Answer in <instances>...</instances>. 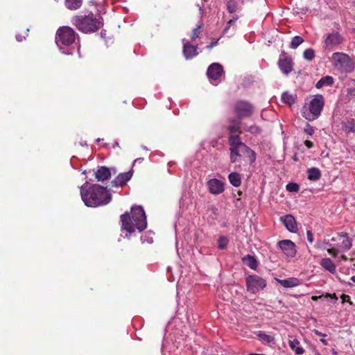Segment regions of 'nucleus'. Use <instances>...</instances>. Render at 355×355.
Returning a JSON list of instances; mask_svg holds the SVG:
<instances>
[{"label": "nucleus", "mask_w": 355, "mask_h": 355, "mask_svg": "<svg viewBox=\"0 0 355 355\" xmlns=\"http://www.w3.org/2000/svg\"><path fill=\"white\" fill-rule=\"evenodd\" d=\"M82 0H66L65 3L67 8L70 10H76L82 5Z\"/></svg>", "instance_id": "nucleus-32"}, {"label": "nucleus", "mask_w": 355, "mask_h": 355, "mask_svg": "<svg viewBox=\"0 0 355 355\" xmlns=\"http://www.w3.org/2000/svg\"><path fill=\"white\" fill-rule=\"evenodd\" d=\"M306 237H307L308 241L310 243H312L313 241V233H312V232L311 230H307L306 231Z\"/></svg>", "instance_id": "nucleus-44"}, {"label": "nucleus", "mask_w": 355, "mask_h": 355, "mask_svg": "<svg viewBox=\"0 0 355 355\" xmlns=\"http://www.w3.org/2000/svg\"><path fill=\"white\" fill-rule=\"evenodd\" d=\"M348 86L346 96L349 101H355V80H349Z\"/></svg>", "instance_id": "nucleus-26"}, {"label": "nucleus", "mask_w": 355, "mask_h": 355, "mask_svg": "<svg viewBox=\"0 0 355 355\" xmlns=\"http://www.w3.org/2000/svg\"><path fill=\"white\" fill-rule=\"evenodd\" d=\"M202 25H199L196 28H194L192 31L191 39L192 40H196L200 35V29L201 28Z\"/></svg>", "instance_id": "nucleus-41"}, {"label": "nucleus", "mask_w": 355, "mask_h": 355, "mask_svg": "<svg viewBox=\"0 0 355 355\" xmlns=\"http://www.w3.org/2000/svg\"><path fill=\"white\" fill-rule=\"evenodd\" d=\"M324 105V99L322 95H315L310 101L308 110L302 112V116L309 121H314L320 116Z\"/></svg>", "instance_id": "nucleus-5"}, {"label": "nucleus", "mask_w": 355, "mask_h": 355, "mask_svg": "<svg viewBox=\"0 0 355 355\" xmlns=\"http://www.w3.org/2000/svg\"><path fill=\"white\" fill-rule=\"evenodd\" d=\"M341 239H343L342 243L340 245L341 251L347 252L351 248V247L352 245V239L349 238L347 233H346V232L339 233L337 234L336 237H332L331 241H336L337 240H340Z\"/></svg>", "instance_id": "nucleus-14"}, {"label": "nucleus", "mask_w": 355, "mask_h": 355, "mask_svg": "<svg viewBox=\"0 0 355 355\" xmlns=\"http://www.w3.org/2000/svg\"><path fill=\"white\" fill-rule=\"evenodd\" d=\"M336 29L332 30L324 35L323 46L328 50H333L334 48L343 44L345 42V37L340 33V26L338 23L334 22Z\"/></svg>", "instance_id": "nucleus-6"}, {"label": "nucleus", "mask_w": 355, "mask_h": 355, "mask_svg": "<svg viewBox=\"0 0 355 355\" xmlns=\"http://www.w3.org/2000/svg\"><path fill=\"white\" fill-rule=\"evenodd\" d=\"M100 141H101V139H99V138L96 139L97 142H99Z\"/></svg>", "instance_id": "nucleus-58"}, {"label": "nucleus", "mask_w": 355, "mask_h": 355, "mask_svg": "<svg viewBox=\"0 0 355 355\" xmlns=\"http://www.w3.org/2000/svg\"><path fill=\"white\" fill-rule=\"evenodd\" d=\"M132 219L135 226L139 231L144 230L147 227L146 216L144 209L141 206H134L131 209Z\"/></svg>", "instance_id": "nucleus-9"}, {"label": "nucleus", "mask_w": 355, "mask_h": 355, "mask_svg": "<svg viewBox=\"0 0 355 355\" xmlns=\"http://www.w3.org/2000/svg\"><path fill=\"white\" fill-rule=\"evenodd\" d=\"M327 245L329 247V248L327 249L328 253L332 255L334 257H336L338 254L339 250L338 249L332 248L331 244L330 243H327Z\"/></svg>", "instance_id": "nucleus-40"}, {"label": "nucleus", "mask_w": 355, "mask_h": 355, "mask_svg": "<svg viewBox=\"0 0 355 355\" xmlns=\"http://www.w3.org/2000/svg\"><path fill=\"white\" fill-rule=\"evenodd\" d=\"M77 33L69 26H62L58 29L55 42L58 46H70L73 44L77 37Z\"/></svg>", "instance_id": "nucleus-7"}, {"label": "nucleus", "mask_w": 355, "mask_h": 355, "mask_svg": "<svg viewBox=\"0 0 355 355\" xmlns=\"http://www.w3.org/2000/svg\"><path fill=\"white\" fill-rule=\"evenodd\" d=\"M282 100L284 103L292 105L295 103V97L288 92H284L282 95Z\"/></svg>", "instance_id": "nucleus-33"}, {"label": "nucleus", "mask_w": 355, "mask_h": 355, "mask_svg": "<svg viewBox=\"0 0 355 355\" xmlns=\"http://www.w3.org/2000/svg\"><path fill=\"white\" fill-rule=\"evenodd\" d=\"M314 355H322V354H320L318 353V354H314Z\"/></svg>", "instance_id": "nucleus-59"}, {"label": "nucleus", "mask_w": 355, "mask_h": 355, "mask_svg": "<svg viewBox=\"0 0 355 355\" xmlns=\"http://www.w3.org/2000/svg\"><path fill=\"white\" fill-rule=\"evenodd\" d=\"M351 280H352L354 283H355V275H354V276H352V277H351Z\"/></svg>", "instance_id": "nucleus-56"}, {"label": "nucleus", "mask_w": 355, "mask_h": 355, "mask_svg": "<svg viewBox=\"0 0 355 355\" xmlns=\"http://www.w3.org/2000/svg\"><path fill=\"white\" fill-rule=\"evenodd\" d=\"M247 290L255 293L266 286V281L257 275H248L245 279Z\"/></svg>", "instance_id": "nucleus-10"}, {"label": "nucleus", "mask_w": 355, "mask_h": 355, "mask_svg": "<svg viewBox=\"0 0 355 355\" xmlns=\"http://www.w3.org/2000/svg\"><path fill=\"white\" fill-rule=\"evenodd\" d=\"M300 341L295 338L288 341L289 347L293 349L295 353L297 355L302 354L304 352V349L302 347H298Z\"/></svg>", "instance_id": "nucleus-28"}, {"label": "nucleus", "mask_w": 355, "mask_h": 355, "mask_svg": "<svg viewBox=\"0 0 355 355\" xmlns=\"http://www.w3.org/2000/svg\"><path fill=\"white\" fill-rule=\"evenodd\" d=\"M227 8L229 12L234 13L239 8V4L236 0H229L227 2Z\"/></svg>", "instance_id": "nucleus-34"}, {"label": "nucleus", "mask_w": 355, "mask_h": 355, "mask_svg": "<svg viewBox=\"0 0 355 355\" xmlns=\"http://www.w3.org/2000/svg\"><path fill=\"white\" fill-rule=\"evenodd\" d=\"M111 177V172L110 169L106 166H101L95 172V178L98 182H103L108 180Z\"/></svg>", "instance_id": "nucleus-21"}, {"label": "nucleus", "mask_w": 355, "mask_h": 355, "mask_svg": "<svg viewBox=\"0 0 355 355\" xmlns=\"http://www.w3.org/2000/svg\"><path fill=\"white\" fill-rule=\"evenodd\" d=\"M320 342L322 343L324 345H327V343L324 338H321Z\"/></svg>", "instance_id": "nucleus-55"}, {"label": "nucleus", "mask_w": 355, "mask_h": 355, "mask_svg": "<svg viewBox=\"0 0 355 355\" xmlns=\"http://www.w3.org/2000/svg\"><path fill=\"white\" fill-rule=\"evenodd\" d=\"M303 42L304 39L302 37L295 36L290 44V47L293 49H295Z\"/></svg>", "instance_id": "nucleus-35"}, {"label": "nucleus", "mask_w": 355, "mask_h": 355, "mask_svg": "<svg viewBox=\"0 0 355 355\" xmlns=\"http://www.w3.org/2000/svg\"><path fill=\"white\" fill-rule=\"evenodd\" d=\"M132 176V171L130 170L126 173H121L119 174L116 178L111 181L110 186L114 187H123L130 180Z\"/></svg>", "instance_id": "nucleus-13"}, {"label": "nucleus", "mask_w": 355, "mask_h": 355, "mask_svg": "<svg viewBox=\"0 0 355 355\" xmlns=\"http://www.w3.org/2000/svg\"><path fill=\"white\" fill-rule=\"evenodd\" d=\"M322 297H323V295H320V296H315V295H314V296H312V297H311V299H312V300H313V301H317L318 299H320V298H322Z\"/></svg>", "instance_id": "nucleus-52"}, {"label": "nucleus", "mask_w": 355, "mask_h": 355, "mask_svg": "<svg viewBox=\"0 0 355 355\" xmlns=\"http://www.w3.org/2000/svg\"><path fill=\"white\" fill-rule=\"evenodd\" d=\"M278 65L280 70L285 74H288L293 71V61L290 58H279Z\"/></svg>", "instance_id": "nucleus-18"}, {"label": "nucleus", "mask_w": 355, "mask_h": 355, "mask_svg": "<svg viewBox=\"0 0 355 355\" xmlns=\"http://www.w3.org/2000/svg\"><path fill=\"white\" fill-rule=\"evenodd\" d=\"M308 179L311 181H317L321 178V172L318 168H311L307 171Z\"/></svg>", "instance_id": "nucleus-25"}, {"label": "nucleus", "mask_w": 355, "mask_h": 355, "mask_svg": "<svg viewBox=\"0 0 355 355\" xmlns=\"http://www.w3.org/2000/svg\"><path fill=\"white\" fill-rule=\"evenodd\" d=\"M283 252L289 257H293L296 254L295 243L291 240H282L278 243Z\"/></svg>", "instance_id": "nucleus-12"}, {"label": "nucleus", "mask_w": 355, "mask_h": 355, "mask_svg": "<svg viewBox=\"0 0 355 355\" xmlns=\"http://www.w3.org/2000/svg\"><path fill=\"white\" fill-rule=\"evenodd\" d=\"M234 114L236 119L242 120L250 117L254 112L253 105L246 101H239L234 105Z\"/></svg>", "instance_id": "nucleus-8"}, {"label": "nucleus", "mask_w": 355, "mask_h": 355, "mask_svg": "<svg viewBox=\"0 0 355 355\" xmlns=\"http://www.w3.org/2000/svg\"><path fill=\"white\" fill-rule=\"evenodd\" d=\"M286 190L290 192H297L300 189L299 185L297 184L293 183V182L288 183L286 185Z\"/></svg>", "instance_id": "nucleus-39"}, {"label": "nucleus", "mask_w": 355, "mask_h": 355, "mask_svg": "<svg viewBox=\"0 0 355 355\" xmlns=\"http://www.w3.org/2000/svg\"><path fill=\"white\" fill-rule=\"evenodd\" d=\"M224 71L222 65L218 63L211 64L207 69V74L211 80H218L223 76Z\"/></svg>", "instance_id": "nucleus-11"}, {"label": "nucleus", "mask_w": 355, "mask_h": 355, "mask_svg": "<svg viewBox=\"0 0 355 355\" xmlns=\"http://www.w3.org/2000/svg\"><path fill=\"white\" fill-rule=\"evenodd\" d=\"M242 262L252 270H256L258 266V261L256 258L252 255L247 254L242 257Z\"/></svg>", "instance_id": "nucleus-22"}, {"label": "nucleus", "mask_w": 355, "mask_h": 355, "mask_svg": "<svg viewBox=\"0 0 355 355\" xmlns=\"http://www.w3.org/2000/svg\"><path fill=\"white\" fill-rule=\"evenodd\" d=\"M278 282L285 288H293L300 284V281L297 278L291 277L286 279H278Z\"/></svg>", "instance_id": "nucleus-24"}, {"label": "nucleus", "mask_w": 355, "mask_h": 355, "mask_svg": "<svg viewBox=\"0 0 355 355\" xmlns=\"http://www.w3.org/2000/svg\"><path fill=\"white\" fill-rule=\"evenodd\" d=\"M114 146H119V144L117 142H115L114 144Z\"/></svg>", "instance_id": "nucleus-57"}, {"label": "nucleus", "mask_w": 355, "mask_h": 355, "mask_svg": "<svg viewBox=\"0 0 355 355\" xmlns=\"http://www.w3.org/2000/svg\"><path fill=\"white\" fill-rule=\"evenodd\" d=\"M207 186L209 192L212 194L218 195L224 191L223 183L220 180L216 178L209 180L207 182Z\"/></svg>", "instance_id": "nucleus-16"}, {"label": "nucleus", "mask_w": 355, "mask_h": 355, "mask_svg": "<svg viewBox=\"0 0 355 355\" xmlns=\"http://www.w3.org/2000/svg\"><path fill=\"white\" fill-rule=\"evenodd\" d=\"M320 266L332 274L336 273V266L329 258H324L320 261Z\"/></svg>", "instance_id": "nucleus-23"}, {"label": "nucleus", "mask_w": 355, "mask_h": 355, "mask_svg": "<svg viewBox=\"0 0 355 355\" xmlns=\"http://www.w3.org/2000/svg\"><path fill=\"white\" fill-rule=\"evenodd\" d=\"M229 240L225 236H221L218 239V248L220 250H224L227 248Z\"/></svg>", "instance_id": "nucleus-36"}, {"label": "nucleus", "mask_w": 355, "mask_h": 355, "mask_svg": "<svg viewBox=\"0 0 355 355\" xmlns=\"http://www.w3.org/2000/svg\"><path fill=\"white\" fill-rule=\"evenodd\" d=\"M229 181L230 182L236 187H238L241 185V176L237 173H231L229 176Z\"/></svg>", "instance_id": "nucleus-29"}, {"label": "nucleus", "mask_w": 355, "mask_h": 355, "mask_svg": "<svg viewBox=\"0 0 355 355\" xmlns=\"http://www.w3.org/2000/svg\"><path fill=\"white\" fill-rule=\"evenodd\" d=\"M257 336L259 337L260 340L265 343H271L275 341V338L272 336L265 334L263 331H258Z\"/></svg>", "instance_id": "nucleus-31"}, {"label": "nucleus", "mask_w": 355, "mask_h": 355, "mask_svg": "<svg viewBox=\"0 0 355 355\" xmlns=\"http://www.w3.org/2000/svg\"><path fill=\"white\" fill-rule=\"evenodd\" d=\"M209 209L211 211V212H212L214 214L216 215L217 211H218V209H217L215 206H213V205H212V206H211V207H210V208H209Z\"/></svg>", "instance_id": "nucleus-50"}, {"label": "nucleus", "mask_w": 355, "mask_h": 355, "mask_svg": "<svg viewBox=\"0 0 355 355\" xmlns=\"http://www.w3.org/2000/svg\"><path fill=\"white\" fill-rule=\"evenodd\" d=\"M228 142L230 150V161L232 163L238 162L239 157L248 158L250 163L255 161V153L241 141L239 135L229 136Z\"/></svg>", "instance_id": "nucleus-2"}, {"label": "nucleus", "mask_w": 355, "mask_h": 355, "mask_svg": "<svg viewBox=\"0 0 355 355\" xmlns=\"http://www.w3.org/2000/svg\"><path fill=\"white\" fill-rule=\"evenodd\" d=\"M218 41H219V39L216 40V41L211 42L210 43V44L207 46L206 48L209 50L211 49L213 47H214L215 46H216L218 44Z\"/></svg>", "instance_id": "nucleus-45"}, {"label": "nucleus", "mask_w": 355, "mask_h": 355, "mask_svg": "<svg viewBox=\"0 0 355 355\" xmlns=\"http://www.w3.org/2000/svg\"><path fill=\"white\" fill-rule=\"evenodd\" d=\"M197 46L191 44L187 42L183 46V54L187 60L192 59L198 55Z\"/></svg>", "instance_id": "nucleus-19"}, {"label": "nucleus", "mask_w": 355, "mask_h": 355, "mask_svg": "<svg viewBox=\"0 0 355 355\" xmlns=\"http://www.w3.org/2000/svg\"><path fill=\"white\" fill-rule=\"evenodd\" d=\"M244 129L252 133V134H254V135H257V134H259L261 132V129L259 127H258L257 125H250V126H246L245 125L244 126Z\"/></svg>", "instance_id": "nucleus-38"}, {"label": "nucleus", "mask_w": 355, "mask_h": 355, "mask_svg": "<svg viewBox=\"0 0 355 355\" xmlns=\"http://www.w3.org/2000/svg\"><path fill=\"white\" fill-rule=\"evenodd\" d=\"M304 132L311 136L314 133V129L311 125L307 124L306 127L304 128Z\"/></svg>", "instance_id": "nucleus-42"}, {"label": "nucleus", "mask_w": 355, "mask_h": 355, "mask_svg": "<svg viewBox=\"0 0 355 355\" xmlns=\"http://www.w3.org/2000/svg\"><path fill=\"white\" fill-rule=\"evenodd\" d=\"M341 298L343 300V302H346V301H349L350 297L347 295L343 294L342 296H341Z\"/></svg>", "instance_id": "nucleus-49"}, {"label": "nucleus", "mask_w": 355, "mask_h": 355, "mask_svg": "<svg viewBox=\"0 0 355 355\" xmlns=\"http://www.w3.org/2000/svg\"><path fill=\"white\" fill-rule=\"evenodd\" d=\"M343 128L347 132H355V120L351 119L343 123Z\"/></svg>", "instance_id": "nucleus-30"}, {"label": "nucleus", "mask_w": 355, "mask_h": 355, "mask_svg": "<svg viewBox=\"0 0 355 355\" xmlns=\"http://www.w3.org/2000/svg\"><path fill=\"white\" fill-rule=\"evenodd\" d=\"M121 227L129 233H132L135 231L136 227L135 223L130 218L128 212L124 213L121 216Z\"/></svg>", "instance_id": "nucleus-15"}, {"label": "nucleus", "mask_w": 355, "mask_h": 355, "mask_svg": "<svg viewBox=\"0 0 355 355\" xmlns=\"http://www.w3.org/2000/svg\"><path fill=\"white\" fill-rule=\"evenodd\" d=\"M88 182L80 187V195L83 201L87 207H96L108 204L112 200V195L107 187L94 184L87 188Z\"/></svg>", "instance_id": "nucleus-1"}, {"label": "nucleus", "mask_w": 355, "mask_h": 355, "mask_svg": "<svg viewBox=\"0 0 355 355\" xmlns=\"http://www.w3.org/2000/svg\"><path fill=\"white\" fill-rule=\"evenodd\" d=\"M334 83V78L332 76H327L320 78L316 83L315 87L317 89L322 88L324 85L331 86Z\"/></svg>", "instance_id": "nucleus-27"}, {"label": "nucleus", "mask_w": 355, "mask_h": 355, "mask_svg": "<svg viewBox=\"0 0 355 355\" xmlns=\"http://www.w3.org/2000/svg\"><path fill=\"white\" fill-rule=\"evenodd\" d=\"M16 39L19 42H21L22 41V37L21 36H19V35H16Z\"/></svg>", "instance_id": "nucleus-54"}, {"label": "nucleus", "mask_w": 355, "mask_h": 355, "mask_svg": "<svg viewBox=\"0 0 355 355\" xmlns=\"http://www.w3.org/2000/svg\"><path fill=\"white\" fill-rule=\"evenodd\" d=\"M313 332L317 335V336H322V337L324 338L327 336V334H322V332H320V331H318V329H313Z\"/></svg>", "instance_id": "nucleus-48"}, {"label": "nucleus", "mask_w": 355, "mask_h": 355, "mask_svg": "<svg viewBox=\"0 0 355 355\" xmlns=\"http://www.w3.org/2000/svg\"><path fill=\"white\" fill-rule=\"evenodd\" d=\"M72 23L80 31L85 33L96 32L103 26L100 19L94 17L93 14L75 16L72 19Z\"/></svg>", "instance_id": "nucleus-3"}, {"label": "nucleus", "mask_w": 355, "mask_h": 355, "mask_svg": "<svg viewBox=\"0 0 355 355\" xmlns=\"http://www.w3.org/2000/svg\"><path fill=\"white\" fill-rule=\"evenodd\" d=\"M280 220L282 221L286 228L291 232H296L297 230V226L296 223V220L295 218L291 215L288 214L285 216H282L280 218Z\"/></svg>", "instance_id": "nucleus-17"}, {"label": "nucleus", "mask_w": 355, "mask_h": 355, "mask_svg": "<svg viewBox=\"0 0 355 355\" xmlns=\"http://www.w3.org/2000/svg\"><path fill=\"white\" fill-rule=\"evenodd\" d=\"M238 19L239 16L236 15L232 19L229 20L227 22L228 26L225 28V31L227 30L230 26L234 25Z\"/></svg>", "instance_id": "nucleus-43"}, {"label": "nucleus", "mask_w": 355, "mask_h": 355, "mask_svg": "<svg viewBox=\"0 0 355 355\" xmlns=\"http://www.w3.org/2000/svg\"><path fill=\"white\" fill-rule=\"evenodd\" d=\"M340 259H341L342 260H343V261H348V258H347L345 254H342V255L340 256Z\"/></svg>", "instance_id": "nucleus-53"}, {"label": "nucleus", "mask_w": 355, "mask_h": 355, "mask_svg": "<svg viewBox=\"0 0 355 355\" xmlns=\"http://www.w3.org/2000/svg\"><path fill=\"white\" fill-rule=\"evenodd\" d=\"M324 297H331V298H334V299H336V300L338 299L335 293H334V294H327Z\"/></svg>", "instance_id": "nucleus-51"}, {"label": "nucleus", "mask_w": 355, "mask_h": 355, "mask_svg": "<svg viewBox=\"0 0 355 355\" xmlns=\"http://www.w3.org/2000/svg\"><path fill=\"white\" fill-rule=\"evenodd\" d=\"M230 123L231 124L227 128V130L230 133V136L237 135H239L240 136V135L242 132L241 130V121L238 119H230Z\"/></svg>", "instance_id": "nucleus-20"}, {"label": "nucleus", "mask_w": 355, "mask_h": 355, "mask_svg": "<svg viewBox=\"0 0 355 355\" xmlns=\"http://www.w3.org/2000/svg\"><path fill=\"white\" fill-rule=\"evenodd\" d=\"M304 145L308 148H311L313 146V144L312 141H311L310 140H306L304 141Z\"/></svg>", "instance_id": "nucleus-47"}, {"label": "nucleus", "mask_w": 355, "mask_h": 355, "mask_svg": "<svg viewBox=\"0 0 355 355\" xmlns=\"http://www.w3.org/2000/svg\"><path fill=\"white\" fill-rule=\"evenodd\" d=\"M331 62L335 69L343 73H351L355 68L354 60L347 54L342 52L334 53Z\"/></svg>", "instance_id": "nucleus-4"}, {"label": "nucleus", "mask_w": 355, "mask_h": 355, "mask_svg": "<svg viewBox=\"0 0 355 355\" xmlns=\"http://www.w3.org/2000/svg\"><path fill=\"white\" fill-rule=\"evenodd\" d=\"M144 161V159L143 157L137 158L134 161L132 166H135L137 164H143Z\"/></svg>", "instance_id": "nucleus-46"}, {"label": "nucleus", "mask_w": 355, "mask_h": 355, "mask_svg": "<svg viewBox=\"0 0 355 355\" xmlns=\"http://www.w3.org/2000/svg\"><path fill=\"white\" fill-rule=\"evenodd\" d=\"M303 58L308 61H311L315 58V51L312 49H306L303 53Z\"/></svg>", "instance_id": "nucleus-37"}]
</instances>
